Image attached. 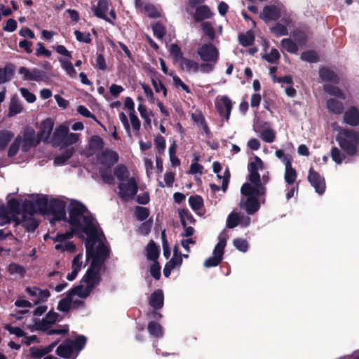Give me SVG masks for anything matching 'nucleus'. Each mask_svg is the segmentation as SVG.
Listing matches in <instances>:
<instances>
[{
    "mask_svg": "<svg viewBox=\"0 0 359 359\" xmlns=\"http://www.w3.org/2000/svg\"><path fill=\"white\" fill-rule=\"evenodd\" d=\"M69 133V127L67 125L61 124L58 126L53 135L52 142L55 146L62 147L65 136Z\"/></svg>",
    "mask_w": 359,
    "mask_h": 359,
    "instance_id": "a211bd4d",
    "label": "nucleus"
},
{
    "mask_svg": "<svg viewBox=\"0 0 359 359\" xmlns=\"http://www.w3.org/2000/svg\"><path fill=\"white\" fill-rule=\"evenodd\" d=\"M114 175L120 182L130 177L127 168L123 165H119L114 169Z\"/></svg>",
    "mask_w": 359,
    "mask_h": 359,
    "instance_id": "ea45409f",
    "label": "nucleus"
},
{
    "mask_svg": "<svg viewBox=\"0 0 359 359\" xmlns=\"http://www.w3.org/2000/svg\"><path fill=\"white\" fill-rule=\"evenodd\" d=\"M13 76V71L11 67L0 68V84L9 81Z\"/></svg>",
    "mask_w": 359,
    "mask_h": 359,
    "instance_id": "c03bdc74",
    "label": "nucleus"
},
{
    "mask_svg": "<svg viewBox=\"0 0 359 359\" xmlns=\"http://www.w3.org/2000/svg\"><path fill=\"white\" fill-rule=\"evenodd\" d=\"M212 167H213L214 172L217 174L218 178L222 179V189L224 191H225L226 189L227 188L229 179L230 177L229 172L227 170H226L224 171V175L222 177L221 175H219V172L221 170L220 164L218 162H215L212 165Z\"/></svg>",
    "mask_w": 359,
    "mask_h": 359,
    "instance_id": "72a5a7b5",
    "label": "nucleus"
},
{
    "mask_svg": "<svg viewBox=\"0 0 359 359\" xmlns=\"http://www.w3.org/2000/svg\"><path fill=\"white\" fill-rule=\"evenodd\" d=\"M128 116L131 127L135 134H137L141 127L140 121L135 114V112L129 113Z\"/></svg>",
    "mask_w": 359,
    "mask_h": 359,
    "instance_id": "864d4df0",
    "label": "nucleus"
},
{
    "mask_svg": "<svg viewBox=\"0 0 359 359\" xmlns=\"http://www.w3.org/2000/svg\"><path fill=\"white\" fill-rule=\"evenodd\" d=\"M147 330L150 335L155 338H161L163 337V327L160 323L156 320H150L147 324Z\"/></svg>",
    "mask_w": 359,
    "mask_h": 359,
    "instance_id": "b1692460",
    "label": "nucleus"
},
{
    "mask_svg": "<svg viewBox=\"0 0 359 359\" xmlns=\"http://www.w3.org/2000/svg\"><path fill=\"white\" fill-rule=\"evenodd\" d=\"M238 39L241 45L248 46L254 41V34L251 31H248L245 34L240 35Z\"/></svg>",
    "mask_w": 359,
    "mask_h": 359,
    "instance_id": "603ef678",
    "label": "nucleus"
},
{
    "mask_svg": "<svg viewBox=\"0 0 359 359\" xmlns=\"http://www.w3.org/2000/svg\"><path fill=\"white\" fill-rule=\"evenodd\" d=\"M68 341L73 351H81L86 344L87 337L84 335H78L74 340L68 339Z\"/></svg>",
    "mask_w": 359,
    "mask_h": 359,
    "instance_id": "2f4dec72",
    "label": "nucleus"
},
{
    "mask_svg": "<svg viewBox=\"0 0 359 359\" xmlns=\"http://www.w3.org/2000/svg\"><path fill=\"white\" fill-rule=\"evenodd\" d=\"M118 118H119V120L121 121V123L123 124L128 135L129 137H131L132 136L131 128H130V125L129 123V121H128L126 114H125V113H123V112H120L118 114Z\"/></svg>",
    "mask_w": 359,
    "mask_h": 359,
    "instance_id": "052dcab7",
    "label": "nucleus"
},
{
    "mask_svg": "<svg viewBox=\"0 0 359 359\" xmlns=\"http://www.w3.org/2000/svg\"><path fill=\"white\" fill-rule=\"evenodd\" d=\"M281 46L290 53H296L298 51V46L290 39H283Z\"/></svg>",
    "mask_w": 359,
    "mask_h": 359,
    "instance_id": "37998d69",
    "label": "nucleus"
},
{
    "mask_svg": "<svg viewBox=\"0 0 359 359\" xmlns=\"http://www.w3.org/2000/svg\"><path fill=\"white\" fill-rule=\"evenodd\" d=\"M181 69L189 74H196L198 72L200 64L190 58L184 57L180 62Z\"/></svg>",
    "mask_w": 359,
    "mask_h": 359,
    "instance_id": "aec40b11",
    "label": "nucleus"
},
{
    "mask_svg": "<svg viewBox=\"0 0 359 359\" xmlns=\"http://www.w3.org/2000/svg\"><path fill=\"white\" fill-rule=\"evenodd\" d=\"M189 203L194 211H197L203 206V201L199 196H191L189 198Z\"/></svg>",
    "mask_w": 359,
    "mask_h": 359,
    "instance_id": "09e8293b",
    "label": "nucleus"
},
{
    "mask_svg": "<svg viewBox=\"0 0 359 359\" xmlns=\"http://www.w3.org/2000/svg\"><path fill=\"white\" fill-rule=\"evenodd\" d=\"M319 76L323 81L337 83L339 79L337 74L332 70L323 67L319 70Z\"/></svg>",
    "mask_w": 359,
    "mask_h": 359,
    "instance_id": "7c9ffc66",
    "label": "nucleus"
},
{
    "mask_svg": "<svg viewBox=\"0 0 359 359\" xmlns=\"http://www.w3.org/2000/svg\"><path fill=\"white\" fill-rule=\"evenodd\" d=\"M59 317L60 316H46L42 320L34 319V322L36 330L48 332L51 325L62 318Z\"/></svg>",
    "mask_w": 359,
    "mask_h": 359,
    "instance_id": "2eb2a0df",
    "label": "nucleus"
},
{
    "mask_svg": "<svg viewBox=\"0 0 359 359\" xmlns=\"http://www.w3.org/2000/svg\"><path fill=\"white\" fill-rule=\"evenodd\" d=\"M79 139V135L77 133H67L62 147H68L76 143Z\"/></svg>",
    "mask_w": 359,
    "mask_h": 359,
    "instance_id": "e2e57ef3",
    "label": "nucleus"
},
{
    "mask_svg": "<svg viewBox=\"0 0 359 359\" xmlns=\"http://www.w3.org/2000/svg\"><path fill=\"white\" fill-rule=\"evenodd\" d=\"M331 156L332 160L337 164L341 163L345 159V155L337 147H333L331 150Z\"/></svg>",
    "mask_w": 359,
    "mask_h": 359,
    "instance_id": "13d9d810",
    "label": "nucleus"
},
{
    "mask_svg": "<svg viewBox=\"0 0 359 359\" xmlns=\"http://www.w3.org/2000/svg\"><path fill=\"white\" fill-rule=\"evenodd\" d=\"M5 245H8L11 247L9 248V250H19L20 246H19V242L11 234V231H8L5 234Z\"/></svg>",
    "mask_w": 359,
    "mask_h": 359,
    "instance_id": "58836bf2",
    "label": "nucleus"
},
{
    "mask_svg": "<svg viewBox=\"0 0 359 359\" xmlns=\"http://www.w3.org/2000/svg\"><path fill=\"white\" fill-rule=\"evenodd\" d=\"M179 216L182 226L194 224L195 219L187 210H180Z\"/></svg>",
    "mask_w": 359,
    "mask_h": 359,
    "instance_id": "e433bc0d",
    "label": "nucleus"
},
{
    "mask_svg": "<svg viewBox=\"0 0 359 359\" xmlns=\"http://www.w3.org/2000/svg\"><path fill=\"white\" fill-rule=\"evenodd\" d=\"M212 13L211 12L209 7L206 5L198 6L196 8L194 14V20L196 22H201L206 19H209L212 17Z\"/></svg>",
    "mask_w": 359,
    "mask_h": 359,
    "instance_id": "a878e982",
    "label": "nucleus"
},
{
    "mask_svg": "<svg viewBox=\"0 0 359 359\" xmlns=\"http://www.w3.org/2000/svg\"><path fill=\"white\" fill-rule=\"evenodd\" d=\"M150 304L156 309H160L163 304V294L162 290L155 291L151 296Z\"/></svg>",
    "mask_w": 359,
    "mask_h": 359,
    "instance_id": "473e14b6",
    "label": "nucleus"
},
{
    "mask_svg": "<svg viewBox=\"0 0 359 359\" xmlns=\"http://www.w3.org/2000/svg\"><path fill=\"white\" fill-rule=\"evenodd\" d=\"M280 16L279 8L274 6H266L263 9L260 17L265 21L276 20Z\"/></svg>",
    "mask_w": 359,
    "mask_h": 359,
    "instance_id": "412c9836",
    "label": "nucleus"
},
{
    "mask_svg": "<svg viewBox=\"0 0 359 359\" xmlns=\"http://www.w3.org/2000/svg\"><path fill=\"white\" fill-rule=\"evenodd\" d=\"M147 256L148 259L152 260V261H156L158 257V249L157 246L155 245V243L153 241H150L148 244L147 249Z\"/></svg>",
    "mask_w": 359,
    "mask_h": 359,
    "instance_id": "a19ab883",
    "label": "nucleus"
},
{
    "mask_svg": "<svg viewBox=\"0 0 359 359\" xmlns=\"http://www.w3.org/2000/svg\"><path fill=\"white\" fill-rule=\"evenodd\" d=\"M328 111L334 114H341L344 111V104L335 98H330L326 102Z\"/></svg>",
    "mask_w": 359,
    "mask_h": 359,
    "instance_id": "bb28decb",
    "label": "nucleus"
},
{
    "mask_svg": "<svg viewBox=\"0 0 359 359\" xmlns=\"http://www.w3.org/2000/svg\"><path fill=\"white\" fill-rule=\"evenodd\" d=\"M284 179L287 184H292L296 181L297 175L296 170L292 167L291 162L285 161Z\"/></svg>",
    "mask_w": 359,
    "mask_h": 359,
    "instance_id": "c85d7f7f",
    "label": "nucleus"
},
{
    "mask_svg": "<svg viewBox=\"0 0 359 359\" xmlns=\"http://www.w3.org/2000/svg\"><path fill=\"white\" fill-rule=\"evenodd\" d=\"M226 245L225 238H219L213 250V255L204 262L205 268L214 267L217 266L223 259L224 250Z\"/></svg>",
    "mask_w": 359,
    "mask_h": 359,
    "instance_id": "6e6552de",
    "label": "nucleus"
},
{
    "mask_svg": "<svg viewBox=\"0 0 359 359\" xmlns=\"http://www.w3.org/2000/svg\"><path fill=\"white\" fill-rule=\"evenodd\" d=\"M280 57L279 52L277 49H272L270 53H266L262 56V58L269 62L273 63L277 61Z\"/></svg>",
    "mask_w": 359,
    "mask_h": 359,
    "instance_id": "bf43d9fd",
    "label": "nucleus"
},
{
    "mask_svg": "<svg viewBox=\"0 0 359 359\" xmlns=\"http://www.w3.org/2000/svg\"><path fill=\"white\" fill-rule=\"evenodd\" d=\"M77 111L79 114L84 117L93 118L97 124L100 125L104 129V126H102L100 122L96 118L94 114H93L85 106L80 105L77 108Z\"/></svg>",
    "mask_w": 359,
    "mask_h": 359,
    "instance_id": "6e6d98bb",
    "label": "nucleus"
},
{
    "mask_svg": "<svg viewBox=\"0 0 359 359\" xmlns=\"http://www.w3.org/2000/svg\"><path fill=\"white\" fill-rule=\"evenodd\" d=\"M261 138L266 142L271 143L275 140V133L271 129H266L262 132Z\"/></svg>",
    "mask_w": 359,
    "mask_h": 359,
    "instance_id": "69168bd1",
    "label": "nucleus"
},
{
    "mask_svg": "<svg viewBox=\"0 0 359 359\" xmlns=\"http://www.w3.org/2000/svg\"><path fill=\"white\" fill-rule=\"evenodd\" d=\"M107 255L108 250L106 246L102 243H99L96 251L93 252V255L89 258L86 257L88 260L92 259V262L86 275L82 278L81 284L70 291L74 297L76 295L81 298H86L98 285L100 282V270L104 259Z\"/></svg>",
    "mask_w": 359,
    "mask_h": 359,
    "instance_id": "7ed1b4c3",
    "label": "nucleus"
},
{
    "mask_svg": "<svg viewBox=\"0 0 359 359\" xmlns=\"http://www.w3.org/2000/svg\"><path fill=\"white\" fill-rule=\"evenodd\" d=\"M73 351L72 346L67 339L57 346L56 354L62 358L68 359L72 356Z\"/></svg>",
    "mask_w": 359,
    "mask_h": 359,
    "instance_id": "cd10ccee",
    "label": "nucleus"
},
{
    "mask_svg": "<svg viewBox=\"0 0 359 359\" xmlns=\"http://www.w3.org/2000/svg\"><path fill=\"white\" fill-rule=\"evenodd\" d=\"M34 213L35 212L23 208L20 224H22L28 231H34L38 226L36 220L34 218Z\"/></svg>",
    "mask_w": 359,
    "mask_h": 359,
    "instance_id": "f3484780",
    "label": "nucleus"
},
{
    "mask_svg": "<svg viewBox=\"0 0 359 359\" xmlns=\"http://www.w3.org/2000/svg\"><path fill=\"white\" fill-rule=\"evenodd\" d=\"M137 183L134 177L119 182L118 196L124 201L132 199L137 192Z\"/></svg>",
    "mask_w": 359,
    "mask_h": 359,
    "instance_id": "423d86ee",
    "label": "nucleus"
},
{
    "mask_svg": "<svg viewBox=\"0 0 359 359\" xmlns=\"http://www.w3.org/2000/svg\"><path fill=\"white\" fill-rule=\"evenodd\" d=\"M141 117L144 121V125L150 126L151 123V116L153 115L151 111H149L147 107L142 104H140L137 108Z\"/></svg>",
    "mask_w": 359,
    "mask_h": 359,
    "instance_id": "79ce46f5",
    "label": "nucleus"
},
{
    "mask_svg": "<svg viewBox=\"0 0 359 359\" xmlns=\"http://www.w3.org/2000/svg\"><path fill=\"white\" fill-rule=\"evenodd\" d=\"M5 330L8 331L10 334H15L17 337H22L26 335V333L18 327H13L10 324H6L4 327Z\"/></svg>",
    "mask_w": 359,
    "mask_h": 359,
    "instance_id": "0e129e2a",
    "label": "nucleus"
},
{
    "mask_svg": "<svg viewBox=\"0 0 359 359\" xmlns=\"http://www.w3.org/2000/svg\"><path fill=\"white\" fill-rule=\"evenodd\" d=\"M201 29L204 35L207 36L210 40H214L215 38V32L212 25L209 22H203L201 24Z\"/></svg>",
    "mask_w": 359,
    "mask_h": 359,
    "instance_id": "4c0bfd02",
    "label": "nucleus"
},
{
    "mask_svg": "<svg viewBox=\"0 0 359 359\" xmlns=\"http://www.w3.org/2000/svg\"><path fill=\"white\" fill-rule=\"evenodd\" d=\"M74 233V232L70 231L64 233H58L55 237L53 238L55 242L58 243L55 246V250L60 252H74L76 246L73 242L68 241L73 236Z\"/></svg>",
    "mask_w": 359,
    "mask_h": 359,
    "instance_id": "0eeeda50",
    "label": "nucleus"
},
{
    "mask_svg": "<svg viewBox=\"0 0 359 359\" xmlns=\"http://www.w3.org/2000/svg\"><path fill=\"white\" fill-rule=\"evenodd\" d=\"M8 270L11 273L18 274L20 276H22L25 273V270L22 266L15 263H12L9 265Z\"/></svg>",
    "mask_w": 359,
    "mask_h": 359,
    "instance_id": "338daca9",
    "label": "nucleus"
},
{
    "mask_svg": "<svg viewBox=\"0 0 359 359\" xmlns=\"http://www.w3.org/2000/svg\"><path fill=\"white\" fill-rule=\"evenodd\" d=\"M19 73L23 75V78L25 80L29 81H43L46 77L44 72L38 69H33L32 70H29L26 67H21L19 69Z\"/></svg>",
    "mask_w": 359,
    "mask_h": 359,
    "instance_id": "dca6fc26",
    "label": "nucleus"
},
{
    "mask_svg": "<svg viewBox=\"0 0 359 359\" xmlns=\"http://www.w3.org/2000/svg\"><path fill=\"white\" fill-rule=\"evenodd\" d=\"M49 212L54 215V219L61 220L66 219L65 203L62 201L54 199L50 201Z\"/></svg>",
    "mask_w": 359,
    "mask_h": 359,
    "instance_id": "9b49d317",
    "label": "nucleus"
},
{
    "mask_svg": "<svg viewBox=\"0 0 359 359\" xmlns=\"http://www.w3.org/2000/svg\"><path fill=\"white\" fill-rule=\"evenodd\" d=\"M88 155H93L104 147V141L98 135H93L88 140Z\"/></svg>",
    "mask_w": 359,
    "mask_h": 359,
    "instance_id": "5701e85b",
    "label": "nucleus"
},
{
    "mask_svg": "<svg viewBox=\"0 0 359 359\" xmlns=\"http://www.w3.org/2000/svg\"><path fill=\"white\" fill-rule=\"evenodd\" d=\"M170 53L172 55L175 61L180 62L184 58L183 53L180 48L177 44H172L170 48Z\"/></svg>",
    "mask_w": 359,
    "mask_h": 359,
    "instance_id": "5fc2aeb1",
    "label": "nucleus"
},
{
    "mask_svg": "<svg viewBox=\"0 0 359 359\" xmlns=\"http://www.w3.org/2000/svg\"><path fill=\"white\" fill-rule=\"evenodd\" d=\"M301 59L308 62H316L318 61V55L314 50H308L302 53Z\"/></svg>",
    "mask_w": 359,
    "mask_h": 359,
    "instance_id": "3c124183",
    "label": "nucleus"
},
{
    "mask_svg": "<svg viewBox=\"0 0 359 359\" xmlns=\"http://www.w3.org/2000/svg\"><path fill=\"white\" fill-rule=\"evenodd\" d=\"M22 107L20 101L16 97H13L9 104L8 116H13L21 113Z\"/></svg>",
    "mask_w": 359,
    "mask_h": 359,
    "instance_id": "f704fd0d",
    "label": "nucleus"
},
{
    "mask_svg": "<svg viewBox=\"0 0 359 359\" xmlns=\"http://www.w3.org/2000/svg\"><path fill=\"white\" fill-rule=\"evenodd\" d=\"M170 75L172 76L173 83L176 88H181L183 90L187 93H191L189 87L184 84L182 81L174 74V72L170 73Z\"/></svg>",
    "mask_w": 359,
    "mask_h": 359,
    "instance_id": "680f3d73",
    "label": "nucleus"
},
{
    "mask_svg": "<svg viewBox=\"0 0 359 359\" xmlns=\"http://www.w3.org/2000/svg\"><path fill=\"white\" fill-rule=\"evenodd\" d=\"M216 106L220 115L224 116L226 121L229 120L233 106L231 100L226 95H223L217 98Z\"/></svg>",
    "mask_w": 359,
    "mask_h": 359,
    "instance_id": "4468645a",
    "label": "nucleus"
},
{
    "mask_svg": "<svg viewBox=\"0 0 359 359\" xmlns=\"http://www.w3.org/2000/svg\"><path fill=\"white\" fill-rule=\"evenodd\" d=\"M152 28L154 36L158 39H163L165 33L164 27L160 23H156Z\"/></svg>",
    "mask_w": 359,
    "mask_h": 359,
    "instance_id": "774afa93",
    "label": "nucleus"
},
{
    "mask_svg": "<svg viewBox=\"0 0 359 359\" xmlns=\"http://www.w3.org/2000/svg\"><path fill=\"white\" fill-rule=\"evenodd\" d=\"M118 161V154L114 150L105 149L97 156V161L104 168H110Z\"/></svg>",
    "mask_w": 359,
    "mask_h": 359,
    "instance_id": "9d476101",
    "label": "nucleus"
},
{
    "mask_svg": "<svg viewBox=\"0 0 359 359\" xmlns=\"http://www.w3.org/2000/svg\"><path fill=\"white\" fill-rule=\"evenodd\" d=\"M264 169V163L260 158L255 156L254 161L248 165L250 172L248 180L250 182L245 183L241 189V193L246 199H241L240 205L244 208L248 214H253L259 208L258 197L264 195L266 189L261 185V178L259 170Z\"/></svg>",
    "mask_w": 359,
    "mask_h": 359,
    "instance_id": "f03ea898",
    "label": "nucleus"
},
{
    "mask_svg": "<svg viewBox=\"0 0 359 359\" xmlns=\"http://www.w3.org/2000/svg\"><path fill=\"white\" fill-rule=\"evenodd\" d=\"M337 140L340 147L348 155L356 152V147L359 143V134L353 130H340Z\"/></svg>",
    "mask_w": 359,
    "mask_h": 359,
    "instance_id": "20e7f679",
    "label": "nucleus"
},
{
    "mask_svg": "<svg viewBox=\"0 0 359 359\" xmlns=\"http://www.w3.org/2000/svg\"><path fill=\"white\" fill-rule=\"evenodd\" d=\"M21 137V148L22 151H28L35 144L36 134L34 129L32 128H27Z\"/></svg>",
    "mask_w": 359,
    "mask_h": 359,
    "instance_id": "f8f14e48",
    "label": "nucleus"
},
{
    "mask_svg": "<svg viewBox=\"0 0 359 359\" xmlns=\"http://www.w3.org/2000/svg\"><path fill=\"white\" fill-rule=\"evenodd\" d=\"M21 142H22L21 137L18 136L15 139L14 142L12 143L11 147H9V149L8 151V156H10V157L14 156L17 154V152L18 151V150L20 149V147L21 146L20 145Z\"/></svg>",
    "mask_w": 359,
    "mask_h": 359,
    "instance_id": "4d7b16f0",
    "label": "nucleus"
},
{
    "mask_svg": "<svg viewBox=\"0 0 359 359\" xmlns=\"http://www.w3.org/2000/svg\"><path fill=\"white\" fill-rule=\"evenodd\" d=\"M73 299L74 295L69 292L65 298L59 302L58 309L62 312L68 311L72 306Z\"/></svg>",
    "mask_w": 359,
    "mask_h": 359,
    "instance_id": "c9c22d12",
    "label": "nucleus"
},
{
    "mask_svg": "<svg viewBox=\"0 0 359 359\" xmlns=\"http://www.w3.org/2000/svg\"><path fill=\"white\" fill-rule=\"evenodd\" d=\"M54 126V121L48 118L40 124V129L38 133V138L40 141H45L48 139Z\"/></svg>",
    "mask_w": 359,
    "mask_h": 359,
    "instance_id": "6ab92c4d",
    "label": "nucleus"
},
{
    "mask_svg": "<svg viewBox=\"0 0 359 359\" xmlns=\"http://www.w3.org/2000/svg\"><path fill=\"white\" fill-rule=\"evenodd\" d=\"M201 59L204 62L216 63L218 58L217 49L212 44H203L197 50Z\"/></svg>",
    "mask_w": 359,
    "mask_h": 359,
    "instance_id": "1a4fd4ad",
    "label": "nucleus"
},
{
    "mask_svg": "<svg viewBox=\"0 0 359 359\" xmlns=\"http://www.w3.org/2000/svg\"><path fill=\"white\" fill-rule=\"evenodd\" d=\"M49 204L47 196L31 195L25 198L23 206L25 209H29L31 212L46 213L49 212Z\"/></svg>",
    "mask_w": 359,
    "mask_h": 359,
    "instance_id": "39448f33",
    "label": "nucleus"
},
{
    "mask_svg": "<svg viewBox=\"0 0 359 359\" xmlns=\"http://www.w3.org/2000/svg\"><path fill=\"white\" fill-rule=\"evenodd\" d=\"M344 122L352 126L359 125V110L353 107L348 109L344 114Z\"/></svg>",
    "mask_w": 359,
    "mask_h": 359,
    "instance_id": "4be33fe9",
    "label": "nucleus"
},
{
    "mask_svg": "<svg viewBox=\"0 0 359 359\" xmlns=\"http://www.w3.org/2000/svg\"><path fill=\"white\" fill-rule=\"evenodd\" d=\"M74 151L73 148L65 150L60 155L55 158V163L58 165L63 164L72 156Z\"/></svg>",
    "mask_w": 359,
    "mask_h": 359,
    "instance_id": "a18cd8bd",
    "label": "nucleus"
},
{
    "mask_svg": "<svg viewBox=\"0 0 359 359\" xmlns=\"http://www.w3.org/2000/svg\"><path fill=\"white\" fill-rule=\"evenodd\" d=\"M69 217L67 221L71 226L72 231L82 232L87 236L86 241V256L88 258L93 255V245L101 238V233L96 227L95 222L86 208L79 202H72L68 207Z\"/></svg>",
    "mask_w": 359,
    "mask_h": 359,
    "instance_id": "f257e3e1",
    "label": "nucleus"
},
{
    "mask_svg": "<svg viewBox=\"0 0 359 359\" xmlns=\"http://www.w3.org/2000/svg\"><path fill=\"white\" fill-rule=\"evenodd\" d=\"M324 90L325 92H327L328 94H330L331 95H333V96H335L337 97L341 98V99L345 98L344 93L338 87H336V86H334L332 85H329V84H325L324 86Z\"/></svg>",
    "mask_w": 359,
    "mask_h": 359,
    "instance_id": "8fccbe9b",
    "label": "nucleus"
},
{
    "mask_svg": "<svg viewBox=\"0 0 359 359\" xmlns=\"http://www.w3.org/2000/svg\"><path fill=\"white\" fill-rule=\"evenodd\" d=\"M61 67L62 69L65 70L67 74L70 76L71 77H75L76 75V72L74 69L72 63L69 60H66L63 59L59 60Z\"/></svg>",
    "mask_w": 359,
    "mask_h": 359,
    "instance_id": "de8ad7c7",
    "label": "nucleus"
},
{
    "mask_svg": "<svg viewBox=\"0 0 359 359\" xmlns=\"http://www.w3.org/2000/svg\"><path fill=\"white\" fill-rule=\"evenodd\" d=\"M308 180L318 194H322L324 193L325 190V183L324 178L322 177L317 172L314 171L312 168L309 170Z\"/></svg>",
    "mask_w": 359,
    "mask_h": 359,
    "instance_id": "ddd939ff",
    "label": "nucleus"
},
{
    "mask_svg": "<svg viewBox=\"0 0 359 359\" xmlns=\"http://www.w3.org/2000/svg\"><path fill=\"white\" fill-rule=\"evenodd\" d=\"M13 136L14 134L12 132L8 130L0 132V149L6 147L8 143L13 137Z\"/></svg>",
    "mask_w": 359,
    "mask_h": 359,
    "instance_id": "49530a36",
    "label": "nucleus"
},
{
    "mask_svg": "<svg viewBox=\"0 0 359 359\" xmlns=\"http://www.w3.org/2000/svg\"><path fill=\"white\" fill-rule=\"evenodd\" d=\"M92 10L97 17L110 22L106 16V12L108 10V1L107 0H99L97 6H92Z\"/></svg>",
    "mask_w": 359,
    "mask_h": 359,
    "instance_id": "393cba45",
    "label": "nucleus"
},
{
    "mask_svg": "<svg viewBox=\"0 0 359 359\" xmlns=\"http://www.w3.org/2000/svg\"><path fill=\"white\" fill-rule=\"evenodd\" d=\"M135 5L137 8L144 11L145 14L151 18H157L159 16L158 11L153 5L145 4L143 6V3L141 1V0H135Z\"/></svg>",
    "mask_w": 359,
    "mask_h": 359,
    "instance_id": "c756f323",
    "label": "nucleus"
}]
</instances>
